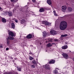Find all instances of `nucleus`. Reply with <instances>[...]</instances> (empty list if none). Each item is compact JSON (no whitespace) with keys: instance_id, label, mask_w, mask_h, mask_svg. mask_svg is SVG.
<instances>
[{"instance_id":"44","label":"nucleus","mask_w":74,"mask_h":74,"mask_svg":"<svg viewBox=\"0 0 74 74\" xmlns=\"http://www.w3.org/2000/svg\"><path fill=\"white\" fill-rule=\"evenodd\" d=\"M14 59H15V60H16V58H15Z\"/></svg>"},{"instance_id":"18","label":"nucleus","mask_w":74,"mask_h":74,"mask_svg":"<svg viewBox=\"0 0 74 74\" xmlns=\"http://www.w3.org/2000/svg\"><path fill=\"white\" fill-rule=\"evenodd\" d=\"M8 15L9 16H11L12 15V12H8Z\"/></svg>"},{"instance_id":"10","label":"nucleus","mask_w":74,"mask_h":74,"mask_svg":"<svg viewBox=\"0 0 74 74\" xmlns=\"http://www.w3.org/2000/svg\"><path fill=\"white\" fill-rule=\"evenodd\" d=\"M67 48H68V46L67 45H64V46H62L61 47L63 49H66Z\"/></svg>"},{"instance_id":"37","label":"nucleus","mask_w":74,"mask_h":74,"mask_svg":"<svg viewBox=\"0 0 74 74\" xmlns=\"http://www.w3.org/2000/svg\"><path fill=\"white\" fill-rule=\"evenodd\" d=\"M10 1L12 2H14V0H10Z\"/></svg>"},{"instance_id":"23","label":"nucleus","mask_w":74,"mask_h":74,"mask_svg":"<svg viewBox=\"0 0 74 74\" xmlns=\"http://www.w3.org/2000/svg\"><path fill=\"white\" fill-rule=\"evenodd\" d=\"M25 20H22V21H21V23H25Z\"/></svg>"},{"instance_id":"20","label":"nucleus","mask_w":74,"mask_h":74,"mask_svg":"<svg viewBox=\"0 0 74 74\" xmlns=\"http://www.w3.org/2000/svg\"><path fill=\"white\" fill-rule=\"evenodd\" d=\"M68 9L69 12H71L72 11V8H68Z\"/></svg>"},{"instance_id":"14","label":"nucleus","mask_w":74,"mask_h":74,"mask_svg":"<svg viewBox=\"0 0 74 74\" xmlns=\"http://www.w3.org/2000/svg\"><path fill=\"white\" fill-rule=\"evenodd\" d=\"M11 26L12 29H15V24L13 23H11Z\"/></svg>"},{"instance_id":"24","label":"nucleus","mask_w":74,"mask_h":74,"mask_svg":"<svg viewBox=\"0 0 74 74\" xmlns=\"http://www.w3.org/2000/svg\"><path fill=\"white\" fill-rule=\"evenodd\" d=\"M53 73L54 74H56L57 73H58V71H56V70L54 71Z\"/></svg>"},{"instance_id":"41","label":"nucleus","mask_w":74,"mask_h":74,"mask_svg":"<svg viewBox=\"0 0 74 74\" xmlns=\"http://www.w3.org/2000/svg\"><path fill=\"white\" fill-rule=\"evenodd\" d=\"M3 72H5V70L3 71Z\"/></svg>"},{"instance_id":"30","label":"nucleus","mask_w":74,"mask_h":74,"mask_svg":"<svg viewBox=\"0 0 74 74\" xmlns=\"http://www.w3.org/2000/svg\"><path fill=\"white\" fill-rule=\"evenodd\" d=\"M54 40L55 41H56L57 42L58 41H59V40L58 39H54Z\"/></svg>"},{"instance_id":"16","label":"nucleus","mask_w":74,"mask_h":74,"mask_svg":"<svg viewBox=\"0 0 74 74\" xmlns=\"http://www.w3.org/2000/svg\"><path fill=\"white\" fill-rule=\"evenodd\" d=\"M55 61L54 60H52L51 61H50L49 62V64H53V63H55Z\"/></svg>"},{"instance_id":"45","label":"nucleus","mask_w":74,"mask_h":74,"mask_svg":"<svg viewBox=\"0 0 74 74\" xmlns=\"http://www.w3.org/2000/svg\"><path fill=\"white\" fill-rule=\"evenodd\" d=\"M70 52H71V51H70Z\"/></svg>"},{"instance_id":"11","label":"nucleus","mask_w":74,"mask_h":74,"mask_svg":"<svg viewBox=\"0 0 74 74\" xmlns=\"http://www.w3.org/2000/svg\"><path fill=\"white\" fill-rule=\"evenodd\" d=\"M45 11V10L43 8H40L39 10V11L40 12H42Z\"/></svg>"},{"instance_id":"29","label":"nucleus","mask_w":74,"mask_h":74,"mask_svg":"<svg viewBox=\"0 0 74 74\" xmlns=\"http://www.w3.org/2000/svg\"><path fill=\"white\" fill-rule=\"evenodd\" d=\"M0 48H3V45L1 44H0Z\"/></svg>"},{"instance_id":"39","label":"nucleus","mask_w":74,"mask_h":74,"mask_svg":"<svg viewBox=\"0 0 74 74\" xmlns=\"http://www.w3.org/2000/svg\"><path fill=\"white\" fill-rule=\"evenodd\" d=\"M14 2H16V1H17V0H14Z\"/></svg>"},{"instance_id":"33","label":"nucleus","mask_w":74,"mask_h":74,"mask_svg":"<svg viewBox=\"0 0 74 74\" xmlns=\"http://www.w3.org/2000/svg\"><path fill=\"white\" fill-rule=\"evenodd\" d=\"M32 1L34 3H35V2H36V0H32Z\"/></svg>"},{"instance_id":"48","label":"nucleus","mask_w":74,"mask_h":74,"mask_svg":"<svg viewBox=\"0 0 74 74\" xmlns=\"http://www.w3.org/2000/svg\"><path fill=\"white\" fill-rule=\"evenodd\" d=\"M33 36H34V35H33Z\"/></svg>"},{"instance_id":"15","label":"nucleus","mask_w":74,"mask_h":74,"mask_svg":"<svg viewBox=\"0 0 74 74\" xmlns=\"http://www.w3.org/2000/svg\"><path fill=\"white\" fill-rule=\"evenodd\" d=\"M43 37H45L46 36H47V35L48 34H47V33L46 32H44L43 33Z\"/></svg>"},{"instance_id":"13","label":"nucleus","mask_w":74,"mask_h":74,"mask_svg":"<svg viewBox=\"0 0 74 74\" xmlns=\"http://www.w3.org/2000/svg\"><path fill=\"white\" fill-rule=\"evenodd\" d=\"M47 2L49 5H51V4H52V2L50 0H48L47 1Z\"/></svg>"},{"instance_id":"46","label":"nucleus","mask_w":74,"mask_h":74,"mask_svg":"<svg viewBox=\"0 0 74 74\" xmlns=\"http://www.w3.org/2000/svg\"><path fill=\"white\" fill-rule=\"evenodd\" d=\"M32 12V13H33V12Z\"/></svg>"},{"instance_id":"12","label":"nucleus","mask_w":74,"mask_h":74,"mask_svg":"<svg viewBox=\"0 0 74 74\" xmlns=\"http://www.w3.org/2000/svg\"><path fill=\"white\" fill-rule=\"evenodd\" d=\"M32 36L30 34H29L27 36V38H32Z\"/></svg>"},{"instance_id":"47","label":"nucleus","mask_w":74,"mask_h":74,"mask_svg":"<svg viewBox=\"0 0 74 74\" xmlns=\"http://www.w3.org/2000/svg\"><path fill=\"white\" fill-rule=\"evenodd\" d=\"M46 42H47V41H46Z\"/></svg>"},{"instance_id":"6","label":"nucleus","mask_w":74,"mask_h":74,"mask_svg":"<svg viewBox=\"0 0 74 74\" xmlns=\"http://www.w3.org/2000/svg\"><path fill=\"white\" fill-rule=\"evenodd\" d=\"M67 36V34H64V35H62L60 37V40H61V41H63V37H66Z\"/></svg>"},{"instance_id":"5","label":"nucleus","mask_w":74,"mask_h":74,"mask_svg":"<svg viewBox=\"0 0 74 74\" xmlns=\"http://www.w3.org/2000/svg\"><path fill=\"white\" fill-rule=\"evenodd\" d=\"M62 55L65 59H67L69 58V56L67 53H62Z\"/></svg>"},{"instance_id":"3","label":"nucleus","mask_w":74,"mask_h":74,"mask_svg":"<svg viewBox=\"0 0 74 74\" xmlns=\"http://www.w3.org/2000/svg\"><path fill=\"white\" fill-rule=\"evenodd\" d=\"M8 34L9 36L8 37L13 38V40H14V38L13 37L14 36V34L12 32L10 31H8Z\"/></svg>"},{"instance_id":"34","label":"nucleus","mask_w":74,"mask_h":74,"mask_svg":"<svg viewBox=\"0 0 74 74\" xmlns=\"http://www.w3.org/2000/svg\"><path fill=\"white\" fill-rule=\"evenodd\" d=\"M53 12L54 14H55L56 13V11H55V10H54L53 11Z\"/></svg>"},{"instance_id":"9","label":"nucleus","mask_w":74,"mask_h":74,"mask_svg":"<svg viewBox=\"0 0 74 74\" xmlns=\"http://www.w3.org/2000/svg\"><path fill=\"white\" fill-rule=\"evenodd\" d=\"M50 32L51 34H53V35H56V34H57V32H56L54 30L51 31H50Z\"/></svg>"},{"instance_id":"8","label":"nucleus","mask_w":74,"mask_h":74,"mask_svg":"<svg viewBox=\"0 0 74 74\" xmlns=\"http://www.w3.org/2000/svg\"><path fill=\"white\" fill-rule=\"evenodd\" d=\"M44 67L46 69H47V70H49L50 68L49 67V66L48 64H46L44 66Z\"/></svg>"},{"instance_id":"32","label":"nucleus","mask_w":74,"mask_h":74,"mask_svg":"<svg viewBox=\"0 0 74 74\" xmlns=\"http://www.w3.org/2000/svg\"><path fill=\"white\" fill-rule=\"evenodd\" d=\"M15 21L16 23H18V20L16 19L15 20Z\"/></svg>"},{"instance_id":"35","label":"nucleus","mask_w":74,"mask_h":74,"mask_svg":"<svg viewBox=\"0 0 74 74\" xmlns=\"http://www.w3.org/2000/svg\"><path fill=\"white\" fill-rule=\"evenodd\" d=\"M6 51H8V49H9L8 48H6Z\"/></svg>"},{"instance_id":"38","label":"nucleus","mask_w":74,"mask_h":74,"mask_svg":"<svg viewBox=\"0 0 74 74\" xmlns=\"http://www.w3.org/2000/svg\"><path fill=\"white\" fill-rule=\"evenodd\" d=\"M12 62H15V60H12Z\"/></svg>"},{"instance_id":"1","label":"nucleus","mask_w":74,"mask_h":74,"mask_svg":"<svg viewBox=\"0 0 74 74\" xmlns=\"http://www.w3.org/2000/svg\"><path fill=\"white\" fill-rule=\"evenodd\" d=\"M67 27V24L66 21H62L60 23V29L61 30H64L66 29Z\"/></svg>"},{"instance_id":"28","label":"nucleus","mask_w":74,"mask_h":74,"mask_svg":"<svg viewBox=\"0 0 74 74\" xmlns=\"http://www.w3.org/2000/svg\"><path fill=\"white\" fill-rule=\"evenodd\" d=\"M17 70H18V71H21V68H18L17 69Z\"/></svg>"},{"instance_id":"25","label":"nucleus","mask_w":74,"mask_h":74,"mask_svg":"<svg viewBox=\"0 0 74 74\" xmlns=\"http://www.w3.org/2000/svg\"><path fill=\"white\" fill-rule=\"evenodd\" d=\"M31 67H32V68H35V65H31Z\"/></svg>"},{"instance_id":"26","label":"nucleus","mask_w":74,"mask_h":74,"mask_svg":"<svg viewBox=\"0 0 74 74\" xmlns=\"http://www.w3.org/2000/svg\"><path fill=\"white\" fill-rule=\"evenodd\" d=\"M48 41H49V42H52V40L51 39H48Z\"/></svg>"},{"instance_id":"22","label":"nucleus","mask_w":74,"mask_h":74,"mask_svg":"<svg viewBox=\"0 0 74 74\" xmlns=\"http://www.w3.org/2000/svg\"><path fill=\"white\" fill-rule=\"evenodd\" d=\"M32 63L34 64H36V61L35 60H34L32 61Z\"/></svg>"},{"instance_id":"19","label":"nucleus","mask_w":74,"mask_h":74,"mask_svg":"<svg viewBox=\"0 0 74 74\" xmlns=\"http://www.w3.org/2000/svg\"><path fill=\"white\" fill-rule=\"evenodd\" d=\"M52 45L51 44V43H49L47 45V46L48 47H52Z\"/></svg>"},{"instance_id":"27","label":"nucleus","mask_w":74,"mask_h":74,"mask_svg":"<svg viewBox=\"0 0 74 74\" xmlns=\"http://www.w3.org/2000/svg\"><path fill=\"white\" fill-rule=\"evenodd\" d=\"M29 58L30 60H33V58L31 56L29 57Z\"/></svg>"},{"instance_id":"36","label":"nucleus","mask_w":74,"mask_h":74,"mask_svg":"<svg viewBox=\"0 0 74 74\" xmlns=\"http://www.w3.org/2000/svg\"><path fill=\"white\" fill-rule=\"evenodd\" d=\"M54 15L55 16H57V14H56V13H54Z\"/></svg>"},{"instance_id":"4","label":"nucleus","mask_w":74,"mask_h":74,"mask_svg":"<svg viewBox=\"0 0 74 74\" xmlns=\"http://www.w3.org/2000/svg\"><path fill=\"white\" fill-rule=\"evenodd\" d=\"M42 24H43V25H47V26H50L51 25V23L48 22L47 21H42Z\"/></svg>"},{"instance_id":"21","label":"nucleus","mask_w":74,"mask_h":74,"mask_svg":"<svg viewBox=\"0 0 74 74\" xmlns=\"http://www.w3.org/2000/svg\"><path fill=\"white\" fill-rule=\"evenodd\" d=\"M4 74H11V73L10 72H5Z\"/></svg>"},{"instance_id":"2","label":"nucleus","mask_w":74,"mask_h":74,"mask_svg":"<svg viewBox=\"0 0 74 74\" xmlns=\"http://www.w3.org/2000/svg\"><path fill=\"white\" fill-rule=\"evenodd\" d=\"M6 38V44L10 48H11V45H10V40H13V38H9V37H8Z\"/></svg>"},{"instance_id":"42","label":"nucleus","mask_w":74,"mask_h":74,"mask_svg":"<svg viewBox=\"0 0 74 74\" xmlns=\"http://www.w3.org/2000/svg\"><path fill=\"white\" fill-rule=\"evenodd\" d=\"M67 16H69V15H67Z\"/></svg>"},{"instance_id":"31","label":"nucleus","mask_w":74,"mask_h":74,"mask_svg":"<svg viewBox=\"0 0 74 74\" xmlns=\"http://www.w3.org/2000/svg\"><path fill=\"white\" fill-rule=\"evenodd\" d=\"M29 54H30V55H34V54H33V53H32V52H30V53H29Z\"/></svg>"},{"instance_id":"43","label":"nucleus","mask_w":74,"mask_h":74,"mask_svg":"<svg viewBox=\"0 0 74 74\" xmlns=\"http://www.w3.org/2000/svg\"><path fill=\"white\" fill-rule=\"evenodd\" d=\"M36 60L37 61V60H38L37 59H36Z\"/></svg>"},{"instance_id":"40","label":"nucleus","mask_w":74,"mask_h":74,"mask_svg":"<svg viewBox=\"0 0 74 74\" xmlns=\"http://www.w3.org/2000/svg\"><path fill=\"white\" fill-rule=\"evenodd\" d=\"M1 10V7H0V10Z\"/></svg>"},{"instance_id":"17","label":"nucleus","mask_w":74,"mask_h":74,"mask_svg":"<svg viewBox=\"0 0 74 74\" xmlns=\"http://www.w3.org/2000/svg\"><path fill=\"white\" fill-rule=\"evenodd\" d=\"M2 21L3 23H5V22H6V19H5V18H2Z\"/></svg>"},{"instance_id":"7","label":"nucleus","mask_w":74,"mask_h":74,"mask_svg":"<svg viewBox=\"0 0 74 74\" xmlns=\"http://www.w3.org/2000/svg\"><path fill=\"white\" fill-rule=\"evenodd\" d=\"M62 11L63 12H65L67 9V7L66 6H62Z\"/></svg>"}]
</instances>
